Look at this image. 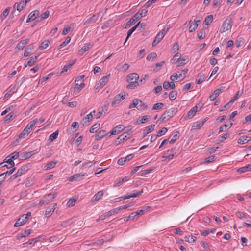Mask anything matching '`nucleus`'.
<instances>
[{"label": "nucleus", "mask_w": 251, "mask_h": 251, "mask_svg": "<svg viewBox=\"0 0 251 251\" xmlns=\"http://www.w3.org/2000/svg\"><path fill=\"white\" fill-rule=\"evenodd\" d=\"M213 20V16L212 15H208L205 19L204 23L206 25H209Z\"/></svg>", "instance_id": "a18cd8bd"}, {"label": "nucleus", "mask_w": 251, "mask_h": 251, "mask_svg": "<svg viewBox=\"0 0 251 251\" xmlns=\"http://www.w3.org/2000/svg\"><path fill=\"white\" fill-rule=\"evenodd\" d=\"M216 231V229L215 228H212L211 229H207L206 230H203L201 233V234L202 236H206L208 234H209L210 233H214Z\"/></svg>", "instance_id": "c03bdc74"}, {"label": "nucleus", "mask_w": 251, "mask_h": 251, "mask_svg": "<svg viewBox=\"0 0 251 251\" xmlns=\"http://www.w3.org/2000/svg\"><path fill=\"white\" fill-rule=\"evenodd\" d=\"M110 74L103 77L99 82L98 85L99 87H103L108 82Z\"/></svg>", "instance_id": "5701e85b"}, {"label": "nucleus", "mask_w": 251, "mask_h": 251, "mask_svg": "<svg viewBox=\"0 0 251 251\" xmlns=\"http://www.w3.org/2000/svg\"><path fill=\"white\" fill-rule=\"evenodd\" d=\"M34 151L28 152L21 153L20 157L21 160H25L30 158L32 156L35 154Z\"/></svg>", "instance_id": "dca6fc26"}, {"label": "nucleus", "mask_w": 251, "mask_h": 251, "mask_svg": "<svg viewBox=\"0 0 251 251\" xmlns=\"http://www.w3.org/2000/svg\"><path fill=\"white\" fill-rule=\"evenodd\" d=\"M155 126L154 124H152L146 127L145 129L144 130L145 134L144 135L143 138H145L148 134L153 131Z\"/></svg>", "instance_id": "cd10ccee"}, {"label": "nucleus", "mask_w": 251, "mask_h": 251, "mask_svg": "<svg viewBox=\"0 0 251 251\" xmlns=\"http://www.w3.org/2000/svg\"><path fill=\"white\" fill-rule=\"evenodd\" d=\"M250 171H251V164L238 168L237 172L240 173H243Z\"/></svg>", "instance_id": "c85d7f7f"}, {"label": "nucleus", "mask_w": 251, "mask_h": 251, "mask_svg": "<svg viewBox=\"0 0 251 251\" xmlns=\"http://www.w3.org/2000/svg\"><path fill=\"white\" fill-rule=\"evenodd\" d=\"M153 170V168H150L148 169H146L144 171H140L138 173V175L139 176H145L148 174L151 173Z\"/></svg>", "instance_id": "49530a36"}, {"label": "nucleus", "mask_w": 251, "mask_h": 251, "mask_svg": "<svg viewBox=\"0 0 251 251\" xmlns=\"http://www.w3.org/2000/svg\"><path fill=\"white\" fill-rule=\"evenodd\" d=\"M233 25L232 19L230 17H227L223 22L219 31L221 33L225 32L229 29H230Z\"/></svg>", "instance_id": "20e7f679"}, {"label": "nucleus", "mask_w": 251, "mask_h": 251, "mask_svg": "<svg viewBox=\"0 0 251 251\" xmlns=\"http://www.w3.org/2000/svg\"><path fill=\"white\" fill-rule=\"evenodd\" d=\"M224 88V87H221L220 88L215 90L214 91L213 93L212 94L209 96L210 101L214 100L216 99V98L220 95V94L222 92Z\"/></svg>", "instance_id": "9b49d317"}, {"label": "nucleus", "mask_w": 251, "mask_h": 251, "mask_svg": "<svg viewBox=\"0 0 251 251\" xmlns=\"http://www.w3.org/2000/svg\"><path fill=\"white\" fill-rule=\"evenodd\" d=\"M34 49V46L32 45H29L27 46L25 50V52L24 54V57H27L32 52L33 49Z\"/></svg>", "instance_id": "473e14b6"}, {"label": "nucleus", "mask_w": 251, "mask_h": 251, "mask_svg": "<svg viewBox=\"0 0 251 251\" xmlns=\"http://www.w3.org/2000/svg\"><path fill=\"white\" fill-rule=\"evenodd\" d=\"M232 124V122H231L229 124V125L226 124L223 125L219 128V133H221L222 132H223L224 131L226 130L227 129H229L231 126Z\"/></svg>", "instance_id": "58836bf2"}, {"label": "nucleus", "mask_w": 251, "mask_h": 251, "mask_svg": "<svg viewBox=\"0 0 251 251\" xmlns=\"http://www.w3.org/2000/svg\"><path fill=\"white\" fill-rule=\"evenodd\" d=\"M58 163V161H51L47 163L44 167L45 170H49L53 168L56 164Z\"/></svg>", "instance_id": "e433bc0d"}, {"label": "nucleus", "mask_w": 251, "mask_h": 251, "mask_svg": "<svg viewBox=\"0 0 251 251\" xmlns=\"http://www.w3.org/2000/svg\"><path fill=\"white\" fill-rule=\"evenodd\" d=\"M38 56H34L30 57V60L28 61L27 64H26L25 66L26 67L27 65H28L29 66H33L37 59Z\"/></svg>", "instance_id": "ea45409f"}, {"label": "nucleus", "mask_w": 251, "mask_h": 251, "mask_svg": "<svg viewBox=\"0 0 251 251\" xmlns=\"http://www.w3.org/2000/svg\"><path fill=\"white\" fill-rule=\"evenodd\" d=\"M175 113V109L171 108L164 112L161 117L157 120V122L161 123L164 121H167L171 118L174 116Z\"/></svg>", "instance_id": "7ed1b4c3"}, {"label": "nucleus", "mask_w": 251, "mask_h": 251, "mask_svg": "<svg viewBox=\"0 0 251 251\" xmlns=\"http://www.w3.org/2000/svg\"><path fill=\"white\" fill-rule=\"evenodd\" d=\"M74 223V221L72 219H70L67 221H64L61 224V226L64 227H66Z\"/></svg>", "instance_id": "bf43d9fd"}, {"label": "nucleus", "mask_w": 251, "mask_h": 251, "mask_svg": "<svg viewBox=\"0 0 251 251\" xmlns=\"http://www.w3.org/2000/svg\"><path fill=\"white\" fill-rule=\"evenodd\" d=\"M181 56V53L177 52L174 56L173 58L172 59V61H173V63L176 61H178L180 59Z\"/></svg>", "instance_id": "0e129e2a"}, {"label": "nucleus", "mask_w": 251, "mask_h": 251, "mask_svg": "<svg viewBox=\"0 0 251 251\" xmlns=\"http://www.w3.org/2000/svg\"><path fill=\"white\" fill-rule=\"evenodd\" d=\"M139 76L137 73H131L127 75L126 77V81L127 82H134L137 81V80L139 79Z\"/></svg>", "instance_id": "f8f14e48"}, {"label": "nucleus", "mask_w": 251, "mask_h": 251, "mask_svg": "<svg viewBox=\"0 0 251 251\" xmlns=\"http://www.w3.org/2000/svg\"><path fill=\"white\" fill-rule=\"evenodd\" d=\"M76 61V59L72 61V62L64 66V67L62 69V70L60 72V74H62V73L67 72L75 63Z\"/></svg>", "instance_id": "f704fd0d"}, {"label": "nucleus", "mask_w": 251, "mask_h": 251, "mask_svg": "<svg viewBox=\"0 0 251 251\" xmlns=\"http://www.w3.org/2000/svg\"><path fill=\"white\" fill-rule=\"evenodd\" d=\"M128 82L129 83V84L126 86V88L127 89H134L137 88L138 86L142 85V83H140V81H134Z\"/></svg>", "instance_id": "bb28decb"}, {"label": "nucleus", "mask_w": 251, "mask_h": 251, "mask_svg": "<svg viewBox=\"0 0 251 251\" xmlns=\"http://www.w3.org/2000/svg\"><path fill=\"white\" fill-rule=\"evenodd\" d=\"M84 176H87V174L81 173H78V174H75V175L72 176H71L69 178V180L70 181H77V180H79V178L82 177Z\"/></svg>", "instance_id": "f3484780"}, {"label": "nucleus", "mask_w": 251, "mask_h": 251, "mask_svg": "<svg viewBox=\"0 0 251 251\" xmlns=\"http://www.w3.org/2000/svg\"><path fill=\"white\" fill-rule=\"evenodd\" d=\"M150 118V116L149 115L143 116L141 119H140V118L138 119V120H137V123L138 124L141 123H145L148 121Z\"/></svg>", "instance_id": "a19ab883"}, {"label": "nucleus", "mask_w": 251, "mask_h": 251, "mask_svg": "<svg viewBox=\"0 0 251 251\" xmlns=\"http://www.w3.org/2000/svg\"><path fill=\"white\" fill-rule=\"evenodd\" d=\"M200 21H201L200 20H197L196 19H194V22H192V20L189 21V23H190V25L189 28L190 32H192L196 30L198 26V22H200Z\"/></svg>", "instance_id": "1a4fd4ad"}, {"label": "nucleus", "mask_w": 251, "mask_h": 251, "mask_svg": "<svg viewBox=\"0 0 251 251\" xmlns=\"http://www.w3.org/2000/svg\"><path fill=\"white\" fill-rule=\"evenodd\" d=\"M168 129L166 127H163L161 130L158 131L157 135L158 137L164 135L167 131Z\"/></svg>", "instance_id": "338daca9"}, {"label": "nucleus", "mask_w": 251, "mask_h": 251, "mask_svg": "<svg viewBox=\"0 0 251 251\" xmlns=\"http://www.w3.org/2000/svg\"><path fill=\"white\" fill-rule=\"evenodd\" d=\"M128 177L126 176L123 178L121 181H119V182H117L114 185V187H118L120 186L122 183H123L125 182H126L128 180Z\"/></svg>", "instance_id": "e2e57ef3"}, {"label": "nucleus", "mask_w": 251, "mask_h": 251, "mask_svg": "<svg viewBox=\"0 0 251 251\" xmlns=\"http://www.w3.org/2000/svg\"><path fill=\"white\" fill-rule=\"evenodd\" d=\"M107 134H108L106 133V131L105 130H100L95 136V140L98 141Z\"/></svg>", "instance_id": "c756f323"}, {"label": "nucleus", "mask_w": 251, "mask_h": 251, "mask_svg": "<svg viewBox=\"0 0 251 251\" xmlns=\"http://www.w3.org/2000/svg\"><path fill=\"white\" fill-rule=\"evenodd\" d=\"M39 14V11L38 10H34L31 12L28 16V18L26 20L27 23L31 22L35 19L36 16Z\"/></svg>", "instance_id": "2eb2a0df"}, {"label": "nucleus", "mask_w": 251, "mask_h": 251, "mask_svg": "<svg viewBox=\"0 0 251 251\" xmlns=\"http://www.w3.org/2000/svg\"><path fill=\"white\" fill-rule=\"evenodd\" d=\"M38 121V119L36 118L28 123L25 128L20 134L19 138L20 139L25 138V135L28 134L30 132V129L34 126Z\"/></svg>", "instance_id": "f257e3e1"}, {"label": "nucleus", "mask_w": 251, "mask_h": 251, "mask_svg": "<svg viewBox=\"0 0 251 251\" xmlns=\"http://www.w3.org/2000/svg\"><path fill=\"white\" fill-rule=\"evenodd\" d=\"M10 9V7H8L4 10L0 15L1 19H4L8 15Z\"/></svg>", "instance_id": "8fccbe9b"}, {"label": "nucleus", "mask_w": 251, "mask_h": 251, "mask_svg": "<svg viewBox=\"0 0 251 251\" xmlns=\"http://www.w3.org/2000/svg\"><path fill=\"white\" fill-rule=\"evenodd\" d=\"M143 193V189H142L141 191L136 192V193L131 194L127 193L125 196H121V198H122V200H126L132 197H138L140 196Z\"/></svg>", "instance_id": "6e6552de"}, {"label": "nucleus", "mask_w": 251, "mask_h": 251, "mask_svg": "<svg viewBox=\"0 0 251 251\" xmlns=\"http://www.w3.org/2000/svg\"><path fill=\"white\" fill-rule=\"evenodd\" d=\"M203 125V122H201V121H197L194 123L192 126V129H199L202 127Z\"/></svg>", "instance_id": "4c0bfd02"}, {"label": "nucleus", "mask_w": 251, "mask_h": 251, "mask_svg": "<svg viewBox=\"0 0 251 251\" xmlns=\"http://www.w3.org/2000/svg\"><path fill=\"white\" fill-rule=\"evenodd\" d=\"M126 95L125 94L123 95L122 94H119L117 95L114 99L113 101L112 102V106H114L115 104L119 103L122 100H123L126 97Z\"/></svg>", "instance_id": "9d476101"}, {"label": "nucleus", "mask_w": 251, "mask_h": 251, "mask_svg": "<svg viewBox=\"0 0 251 251\" xmlns=\"http://www.w3.org/2000/svg\"><path fill=\"white\" fill-rule=\"evenodd\" d=\"M29 164L27 165L23 166L21 168L18 169L17 173V175H19V176H21L22 175L25 173L27 170L29 169Z\"/></svg>", "instance_id": "b1692460"}, {"label": "nucleus", "mask_w": 251, "mask_h": 251, "mask_svg": "<svg viewBox=\"0 0 251 251\" xmlns=\"http://www.w3.org/2000/svg\"><path fill=\"white\" fill-rule=\"evenodd\" d=\"M177 97V92L176 91H172L169 94V99L171 100H175Z\"/></svg>", "instance_id": "13d9d810"}, {"label": "nucleus", "mask_w": 251, "mask_h": 251, "mask_svg": "<svg viewBox=\"0 0 251 251\" xmlns=\"http://www.w3.org/2000/svg\"><path fill=\"white\" fill-rule=\"evenodd\" d=\"M197 239V237L192 235L191 236H185V241L187 242H195Z\"/></svg>", "instance_id": "6e6d98bb"}, {"label": "nucleus", "mask_w": 251, "mask_h": 251, "mask_svg": "<svg viewBox=\"0 0 251 251\" xmlns=\"http://www.w3.org/2000/svg\"><path fill=\"white\" fill-rule=\"evenodd\" d=\"M229 133H226L224 134V135L220 136L218 139L217 141L219 142H222L226 139L227 138H228L230 136Z\"/></svg>", "instance_id": "680f3d73"}, {"label": "nucleus", "mask_w": 251, "mask_h": 251, "mask_svg": "<svg viewBox=\"0 0 251 251\" xmlns=\"http://www.w3.org/2000/svg\"><path fill=\"white\" fill-rule=\"evenodd\" d=\"M15 117V116L14 114L11 112L5 117V121L7 123H8L13 120Z\"/></svg>", "instance_id": "de8ad7c7"}, {"label": "nucleus", "mask_w": 251, "mask_h": 251, "mask_svg": "<svg viewBox=\"0 0 251 251\" xmlns=\"http://www.w3.org/2000/svg\"><path fill=\"white\" fill-rule=\"evenodd\" d=\"M91 47L92 45L90 43L87 44L82 48L81 50L79 51V54L82 55L84 52L88 51Z\"/></svg>", "instance_id": "c9c22d12"}, {"label": "nucleus", "mask_w": 251, "mask_h": 251, "mask_svg": "<svg viewBox=\"0 0 251 251\" xmlns=\"http://www.w3.org/2000/svg\"><path fill=\"white\" fill-rule=\"evenodd\" d=\"M205 31L204 29H201L197 34L198 37L200 39H203L205 36Z\"/></svg>", "instance_id": "052dcab7"}, {"label": "nucleus", "mask_w": 251, "mask_h": 251, "mask_svg": "<svg viewBox=\"0 0 251 251\" xmlns=\"http://www.w3.org/2000/svg\"><path fill=\"white\" fill-rule=\"evenodd\" d=\"M123 126L119 125L115 127L113 130L109 132V136L112 135H116L123 130Z\"/></svg>", "instance_id": "a211bd4d"}, {"label": "nucleus", "mask_w": 251, "mask_h": 251, "mask_svg": "<svg viewBox=\"0 0 251 251\" xmlns=\"http://www.w3.org/2000/svg\"><path fill=\"white\" fill-rule=\"evenodd\" d=\"M49 43L50 41L49 40H44L43 42H42L39 48L41 50L46 49L48 47Z\"/></svg>", "instance_id": "09e8293b"}, {"label": "nucleus", "mask_w": 251, "mask_h": 251, "mask_svg": "<svg viewBox=\"0 0 251 251\" xmlns=\"http://www.w3.org/2000/svg\"><path fill=\"white\" fill-rule=\"evenodd\" d=\"M251 140V136H241L238 140V143L240 144H244L248 143Z\"/></svg>", "instance_id": "a878e982"}, {"label": "nucleus", "mask_w": 251, "mask_h": 251, "mask_svg": "<svg viewBox=\"0 0 251 251\" xmlns=\"http://www.w3.org/2000/svg\"><path fill=\"white\" fill-rule=\"evenodd\" d=\"M157 57V54L155 52L149 53L147 56V60H150L151 59H155Z\"/></svg>", "instance_id": "69168bd1"}, {"label": "nucleus", "mask_w": 251, "mask_h": 251, "mask_svg": "<svg viewBox=\"0 0 251 251\" xmlns=\"http://www.w3.org/2000/svg\"><path fill=\"white\" fill-rule=\"evenodd\" d=\"M20 154H19V152L15 151L13 153H11L9 156H7V158H11L12 160H15L19 156H20Z\"/></svg>", "instance_id": "3c124183"}, {"label": "nucleus", "mask_w": 251, "mask_h": 251, "mask_svg": "<svg viewBox=\"0 0 251 251\" xmlns=\"http://www.w3.org/2000/svg\"><path fill=\"white\" fill-rule=\"evenodd\" d=\"M44 239V236H39L36 238H34L32 239L29 240L27 242L24 243V245H25V246L27 245H31L32 243H35L38 241H41V240H43Z\"/></svg>", "instance_id": "4be33fe9"}, {"label": "nucleus", "mask_w": 251, "mask_h": 251, "mask_svg": "<svg viewBox=\"0 0 251 251\" xmlns=\"http://www.w3.org/2000/svg\"><path fill=\"white\" fill-rule=\"evenodd\" d=\"M32 231L31 229L22 231L17 236L16 238L17 239L20 240L22 238L27 237L30 234Z\"/></svg>", "instance_id": "ddd939ff"}, {"label": "nucleus", "mask_w": 251, "mask_h": 251, "mask_svg": "<svg viewBox=\"0 0 251 251\" xmlns=\"http://www.w3.org/2000/svg\"><path fill=\"white\" fill-rule=\"evenodd\" d=\"M58 133H59L58 130H56L53 133H52L50 135L49 140H50V141H54L57 138Z\"/></svg>", "instance_id": "5fc2aeb1"}, {"label": "nucleus", "mask_w": 251, "mask_h": 251, "mask_svg": "<svg viewBox=\"0 0 251 251\" xmlns=\"http://www.w3.org/2000/svg\"><path fill=\"white\" fill-rule=\"evenodd\" d=\"M140 22L138 23L136 25L132 27L130 29H129L127 33V37H126V40H128L129 37L131 36V35L132 34L133 32L135 31V30L137 29V27L140 24Z\"/></svg>", "instance_id": "37998d69"}, {"label": "nucleus", "mask_w": 251, "mask_h": 251, "mask_svg": "<svg viewBox=\"0 0 251 251\" xmlns=\"http://www.w3.org/2000/svg\"><path fill=\"white\" fill-rule=\"evenodd\" d=\"M27 220L24 217V216L22 215L16 221L14 224V227H19L24 225Z\"/></svg>", "instance_id": "aec40b11"}, {"label": "nucleus", "mask_w": 251, "mask_h": 251, "mask_svg": "<svg viewBox=\"0 0 251 251\" xmlns=\"http://www.w3.org/2000/svg\"><path fill=\"white\" fill-rule=\"evenodd\" d=\"M30 39L26 38L25 40L21 41L20 42L18 43V44L16 46V48L18 49L19 50H23L25 46L29 42Z\"/></svg>", "instance_id": "6ab92c4d"}, {"label": "nucleus", "mask_w": 251, "mask_h": 251, "mask_svg": "<svg viewBox=\"0 0 251 251\" xmlns=\"http://www.w3.org/2000/svg\"><path fill=\"white\" fill-rule=\"evenodd\" d=\"M100 123L95 124L90 128V132L92 133L96 132L100 128Z\"/></svg>", "instance_id": "79ce46f5"}, {"label": "nucleus", "mask_w": 251, "mask_h": 251, "mask_svg": "<svg viewBox=\"0 0 251 251\" xmlns=\"http://www.w3.org/2000/svg\"><path fill=\"white\" fill-rule=\"evenodd\" d=\"M118 210L117 208H114V209H113L107 212H106V214H107V216H108V217H110L112 215H113L115 214H117V213H119V211H118Z\"/></svg>", "instance_id": "4d7b16f0"}, {"label": "nucleus", "mask_w": 251, "mask_h": 251, "mask_svg": "<svg viewBox=\"0 0 251 251\" xmlns=\"http://www.w3.org/2000/svg\"><path fill=\"white\" fill-rule=\"evenodd\" d=\"M104 193L103 191H100L96 194L92 198L93 201H98L100 200L103 196Z\"/></svg>", "instance_id": "72a5a7b5"}, {"label": "nucleus", "mask_w": 251, "mask_h": 251, "mask_svg": "<svg viewBox=\"0 0 251 251\" xmlns=\"http://www.w3.org/2000/svg\"><path fill=\"white\" fill-rule=\"evenodd\" d=\"M5 162L7 163L8 164L3 165V166H2V167H6L7 168H11L14 167L15 165V163L13 161V160H12L11 159V158H7V157L4 160V163H5Z\"/></svg>", "instance_id": "393cba45"}, {"label": "nucleus", "mask_w": 251, "mask_h": 251, "mask_svg": "<svg viewBox=\"0 0 251 251\" xmlns=\"http://www.w3.org/2000/svg\"><path fill=\"white\" fill-rule=\"evenodd\" d=\"M99 17V14H94L92 17L88 18L83 23L84 25H87L91 23H95Z\"/></svg>", "instance_id": "4468645a"}, {"label": "nucleus", "mask_w": 251, "mask_h": 251, "mask_svg": "<svg viewBox=\"0 0 251 251\" xmlns=\"http://www.w3.org/2000/svg\"><path fill=\"white\" fill-rule=\"evenodd\" d=\"M140 19V17H139V12H138L127 23L125 28L130 27V26L134 24L137 20Z\"/></svg>", "instance_id": "0eeeda50"}, {"label": "nucleus", "mask_w": 251, "mask_h": 251, "mask_svg": "<svg viewBox=\"0 0 251 251\" xmlns=\"http://www.w3.org/2000/svg\"><path fill=\"white\" fill-rule=\"evenodd\" d=\"M136 108L138 110H144L148 108V106L138 99H134L129 105V108Z\"/></svg>", "instance_id": "f03ea898"}, {"label": "nucleus", "mask_w": 251, "mask_h": 251, "mask_svg": "<svg viewBox=\"0 0 251 251\" xmlns=\"http://www.w3.org/2000/svg\"><path fill=\"white\" fill-rule=\"evenodd\" d=\"M198 108L197 106L193 107L187 114L188 118H192L195 116L196 113L198 111Z\"/></svg>", "instance_id": "7c9ffc66"}, {"label": "nucleus", "mask_w": 251, "mask_h": 251, "mask_svg": "<svg viewBox=\"0 0 251 251\" xmlns=\"http://www.w3.org/2000/svg\"><path fill=\"white\" fill-rule=\"evenodd\" d=\"M165 64V61H163L159 63H157L155 65V68H154L153 71L155 72L158 71L161 67Z\"/></svg>", "instance_id": "864d4df0"}, {"label": "nucleus", "mask_w": 251, "mask_h": 251, "mask_svg": "<svg viewBox=\"0 0 251 251\" xmlns=\"http://www.w3.org/2000/svg\"><path fill=\"white\" fill-rule=\"evenodd\" d=\"M57 193H54L53 194L50 193L48 195L44 196L42 200H40L39 203V206H42L43 205H46L51 202L53 199L56 197Z\"/></svg>", "instance_id": "39448f33"}, {"label": "nucleus", "mask_w": 251, "mask_h": 251, "mask_svg": "<svg viewBox=\"0 0 251 251\" xmlns=\"http://www.w3.org/2000/svg\"><path fill=\"white\" fill-rule=\"evenodd\" d=\"M189 61V58L188 57H185L182 58V59H180L179 60V64L178 66H181L184 65Z\"/></svg>", "instance_id": "603ef678"}, {"label": "nucleus", "mask_w": 251, "mask_h": 251, "mask_svg": "<svg viewBox=\"0 0 251 251\" xmlns=\"http://www.w3.org/2000/svg\"><path fill=\"white\" fill-rule=\"evenodd\" d=\"M244 43L243 38L242 37L238 38L236 41L235 44L237 47H239Z\"/></svg>", "instance_id": "774afa93"}, {"label": "nucleus", "mask_w": 251, "mask_h": 251, "mask_svg": "<svg viewBox=\"0 0 251 251\" xmlns=\"http://www.w3.org/2000/svg\"><path fill=\"white\" fill-rule=\"evenodd\" d=\"M57 203H55L53 204V206H52V208H50V207H48L46 208V212L45 213V217H49L52 215V213L55 209V207Z\"/></svg>", "instance_id": "412c9836"}, {"label": "nucleus", "mask_w": 251, "mask_h": 251, "mask_svg": "<svg viewBox=\"0 0 251 251\" xmlns=\"http://www.w3.org/2000/svg\"><path fill=\"white\" fill-rule=\"evenodd\" d=\"M205 75L202 74H199L197 76V78L196 79V83L197 84H200L202 83L204 79Z\"/></svg>", "instance_id": "2f4dec72"}, {"label": "nucleus", "mask_w": 251, "mask_h": 251, "mask_svg": "<svg viewBox=\"0 0 251 251\" xmlns=\"http://www.w3.org/2000/svg\"><path fill=\"white\" fill-rule=\"evenodd\" d=\"M132 133V131H130L129 133H124L120 135L118 138H117L115 141V144L117 145H119L122 142L127 140L129 138V136Z\"/></svg>", "instance_id": "423d86ee"}]
</instances>
